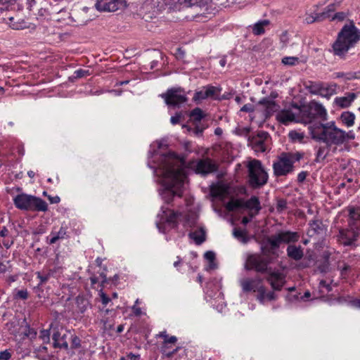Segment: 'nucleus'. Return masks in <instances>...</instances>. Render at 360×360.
Here are the masks:
<instances>
[{
  "mask_svg": "<svg viewBox=\"0 0 360 360\" xmlns=\"http://www.w3.org/2000/svg\"><path fill=\"white\" fill-rule=\"evenodd\" d=\"M158 171L165 185L161 195L167 204L173 201L175 196L181 197L182 188L186 178L183 162L174 153L160 155Z\"/></svg>",
  "mask_w": 360,
  "mask_h": 360,
  "instance_id": "f257e3e1",
  "label": "nucleus"
},
{
  "mask_svg": "<svg viewBox=\"0 0 360 360\" xmlns=\"http://www.w3.org/2000/svg\"><path fill=\"white\" fill-rule=\"evenodd\" d=\"M161 210L162 214L158 215L160 220L156 222V226L160 232L165 233L167 227L177 229L179 223L186 229L195 226L197 223L198 217L193 212L184 213L163 206Z\"/></svg>",
  "mask_w": 360,
  "mask_h": 360,
  "instance_id": "f03ea898",
  "label": "nucleus"
},
{
  "mask_svg": "<svg viewBox=\"0 0 360 360\" xmlns=\"http://www.w3.org/2000/svg\"><path fill=\"white\" fill-rule=\"evenodd\" d=\"M311 138L328 146H340L342 144L344 130L338 128L334 121L326 123H315L309 127Z\"/></svg>",
  "mask_w": 360,
  "mask_h": 360,
  "instance_id": "7ed1b4c3",
  "label": "nucleus"
},
{
  "mask_svg": "<svg viewBox=\"0 0 360 360\" xmlns=\"http://www.w3.org/2000/svg\"><path fill=\"white\" fill-rule=\"evenodd\" d=\"M360 40V30L353 23L345 25L333 45L335 55L344 56Z\"/></svg>",
  "mask_w": 360,
  "mask_h": 360,
  "instance_id": "20e7f679",
  "label": "nucleus"
},
{
  "mask_svg": "<svg viewBox=\"0 0 360 360\" xmlns=\"http://www.w3.org/2000/svg\"><path fill=\"white\" fill-rule=\"evenodd\" d=\"M240 285L244 292H257V300L260 304H264L266 301H274L277 299L274 292H266V287L263 285V279L259 276L243 278L240 281Z\"/></svg>",
  "mask_w": 360,
  "mask_h": 360,
  "instance_id": "39448f33",
  "label": "nucleus"
},
{
  "mask_svg": "<svg viewBox=\"0 0 360 360\" xmlns=\"http://www.w3.org/2000/svg\"><path fill=\"white\" fill-rule=\"evenodd\" d=\"M292 107L299 110L300 122L312 123L319 120L321 121L327 120V111L326 108L320 103L316 101H311L308 105L299 107L297 104H293Z\"/></svg>",
  "mask_w": 360,
  "mask_h": 360,
  "instance_id": "423d86ee",
  "label": "nucleus"
},
{
  "mask_svg": "<svg viewBox=\"0 0 360 360\" xmlns=\"http://www.w3.org/2000/svg\"><path fill=\"white\" fill-rule=\"evenodd\" d=\"M304 157L301 152L282 153L273 164L274 174L276 176H287L294 170V163Z\"/></svg>",
  "mask_w": 360,
  "mask_h": 360,
  "instance_id": "0eeeda50",
  "label": "nucleus"
},
{
  "mask_svg": "<svg viewBox=\"0 0 360 360\" xmlns=\"http://www.w3.org/2000/svg\"><path fill=\"white\" fill-rule=\"evenodd\" d=\"M15 206L21 210L46 212L48 210V205L40 198L20 193L13 198Z\"/></svg>",
  "mask_w": 360,
  "mask_h": 360,
  "instance_id": "6e6552de",
  "label": "nucleus"
},
{
  "mask_svg": "<svg viewBox=\"0 0 360 360\" xmlns=\"http://www.w3.org/2000/svg\"><path fill=\"white\" fill-rule=\"evenodd\" d=\"M248 182L253 188H258L267 183L268 174L262 165V162L258 160H252L248 165Z\"/></svg>",
  "mask_w": 360,
  "mask_h": 360,
  "instance_id": "1a4fd4ad",
  "label": "nucleus"
},
{
  "mask_svg": "<svg viewBox=\"0 0 360 360\" xmlns=\"http://www.w3.org/2000/svg\"><path fill=\"white\" fill-rule=\"evenodd\" d=\"M269 261L260 254H252L248 256L245 269L250 271L254 270L258 273H268L271 269L268 268Z\"/></svg>",
  "mask_w": 360,
  "mask_h": 360,
  "instance_id": "9d476101",
  "label": "nucleus"
},
{
  "mask_svg": "<svg viewBox=\"0 0 360 360\" xmlns=\"http://www.w3.org/2000/svg\"><path fill=\"white\" fill-rule=\"evenodd\" d=\"M271 141V136L264 131H260L255 136L248 139L249 146L252 147L255 153H264L269 150Z\"/></svg>",
  "mask_w": 360,
  "mask_h": 360,
  "instance_id": "9b49d317",
  "label": "nucleus"
},
{
  "mask_svg": "<svg viewBox=\"0 0 360 360\" xmlns=\"http://www.w3.org/2000/svg\"><path fill=\"white\" fill-rule=\"evenodd\" d=\"M160 96L169 106H179L187 101L184 91L181 88L169 89L165 93L160 94Z\"/></svg>",
  "mask_w": 360,
  "mask_h": 360,
  "instance_id": "f8f14e48",
  "label": "nucleus"
},
{
  "mask_svg": "<svg viewBox=\"0 0 360 360\" xmlns=\"http://www.w3.org/2000/svg\"><path fill=\"white\" fill-rule=\"evenodd\" d=\"M359 232L351 229L348 226L347 228L340 229L337 235L338 242L344 246H352L355 245V242L359 236Z\"/></svg>",
  "mask_w": 360,
  "mask_h": 360,
  "instance_id": "ddd939ff",
  "label": "nucleus"
},
{
  "mask_svg": "<svg viewBox=\"0 0 360 360\" xmlns=\"http://www.w3.org/2000/svg\"><path fill=\"white\" fill-rule=\"evenodd\" d=\"M267 274L266 280L270 284L272 291H281L286 282L285 274L278 270L272 271L271 269Z\"/></svg>",
  "mask_w": 360,
  "mask_h": 360,
  "instance_id": "4468645a",
  "label": "nucleus"
},
{
  "mask_svg": "<svg viewBox=\"0 0 360 360\" xmlns=\"http://www.w3.org/2000/svg\"><path fill=\"white\" fill-rule=\"evenodd\" d=\"M124 0H97L95 7L99 11L114 12L125 7Z\"/></svg>",
  "mask_w": 360,
  "mask_h": 360,
  "instance_id": "2eb2a0df",
  "label": "nucleus"
},
{
  "mask_svg": "<svg viewBox=\"0 0 360 360\" xmlns=\"http://www.w3.org/2000/svg\"><path fill=\"white\" fill-rule=\"evenodd\" d=\"M64 329L61 327L60 328H54L53 333L52 335V339L53 340L54 348H63L68 349V343L67 342L68 333L70 331L65 330V333H63Z\"/></svg>",
  "mask_w": 360,
  "mask_h": 360,
  "instance_id": "dca6fc26",
  "label": "nucleus"
},
{
  "mask_svg": "<svg viewBox=\"0 0 360 360\" xmlns=\"http://www.w3.org/2000/svg\"><path fill=\"white\" fill-rule=\"evenodd\" d=\"M217 165L210 158L200 159L196 164L195 171L198 174L206 175L217 170Z\"/></svg>",
  "mask_w": 360,
  "mask_h": 360,
  "instance_id": "f3484780",
  "label": "nucleus"
},
{
  "mask_svg": "<svg viewBox=\"0 0 360 360\" xmlns=\"http://www.w3.org/2000/svg\"><path fill=\"white\" fill-rule=\"evenodd\" d=\"M281 244V241L276 233L270 237H267L266 241L262 244V250L264 254L274 255L276 251L280 248Z\"/></svg>",
  "mask_w": 360,
  "mask_h": 360,
  "instance_id": "a211bd4d",
  "label": "nucleus"
},
{
  "mask_svg": "<svg viewBox=\"0 0 360 360\" xmlns=\"http://www.w3.org/2000/svg\"><path fill=\"white\" fill-rule=\"evenodd\" d=\"M349 226L360 235V207L349 208Z\"/></svg>",
  "mask_w": 360,
  "mask_h": 360,
  "instance_id": "6ab92c4d",
  "label": "nucleus"
},
{
  "mask_svg": "<svg viewBox=\"0 0 360 360\" xmlns=\"http://www.w3.org/2000/svg\"><path fill=\"white\" fill-rule=\"evenodd\" d=\"M259 104L262 105L265 108L264 115L266 118L271 116L274 112L279 109V105L269 98H262L259 101Z\"/></svg>",
  "mask_w": 360,
  "mask_h": 360,
  "instance_id": "aec40b11",
  "label": "nucleus"
},
{
  "mask_svg": "<svg viewBox=\"0 0 360 360\" xmlns=\"http://www.w3.org/2000/svg\"><path fill=\"white\" fill-rule=\"evenodd\" d=\"M88 11L89 8L86 6L80 10L74 9L70 13L71 18L78 25H84L89 20V18L86 15Z\"/></svg>",
  "mask_w": 360,
  "mask_h": 360,
  "instance_id": "412c9836",
  "label": "nucleus"
},
{
  "mask_svg": "<svg viewBox=\"0 0 360 360\" xmlns=\"http://www.w3.org/2000/svg\"><path fill=\"white\" fill-rule=\"evenodd\" d=\"M278 122L283 124H288L291 122H300V117L296 118L295 114L290 110H283L276 115Z\"/></svg>",
  "mask_w": 360,
  "mask_h": 360,
  "instance_id": "4be33fe9",
  "label": "nucleus"
},
{
  "mask_svg": "<svg viewBox=\"0 0 360 360\" xmlns=\"http://www.w3.org/2000/svg\"><path fill=\"white\" fill-rule=\"evenodd\" d=\"M277 234L281 243H296L300 237L297 232L290 231H280Z\"/></svg>",
  "mask_w": 360,
  "mask_h": 360,
  "instance_id": "5701e85b",
  "label": "nucleus"
},
{
  "mask_svg": "<svg viewBox=\"0 0 360 360\" xmlns=\"http://www.w3.org/2000/svg\"><path fill=\"white\" fill-rule=\"evenodd\" d=\"M4 20L13 30H20L28 27L27 22L18 17H8L7 19L4 18Z\"/></svg>",
  "mask_w": 360,
  "mask_h": 360,
  "instance_id": "b1692460",
  "label": "nucleus"
},
{
  "mask_svg": "<svg viewBox=\"0 0 360 360\" xmlns=\"http://www.w3.org/2000/svg\"><path fill=\"white\" fill-rule=\"evenodd\" d=\"M356 98L355 93H348L345 96L336 97L334 103L341 108H347L352 105Z\"/></svg>",
  "mask_w": 360,
  "mask_h": 360,
  "instance_id": "393cba45",
  "label": "nucleus"
},
{
  "mask_svg": "<svg viewBox=\"0 0 360 360\" xmlns=\"http://www.w3.org/2000/svg\"><path fill=\"white\" fill-rule=\"evenodd\" d=\"M61 268L60 267H55L53 269H49L47 271H37L36 273L37 277L39 279V285H43L46 283L51 277H54L55 274L58 272L60 273Z\"/></svg>",
  "mask_w": 360,
  "mask_h": 360,
  "instance_id": "a878e982",
  "label": "nucleus"
},
{
  "mask_svg": "<svg viewBox=\"0 0 360 360\" xmlns=\"http://www.w3.org/2000/svg\"><path fill=\"white\" fill-rule=\"evenodd\" d=\"M181 5V0H158V6L160 9H167L169 11L180 9Z\"/></svg>",
  "mask_w": 360,
  "mask_h": 360,
  "instance_id": "bb28decb",
  "label": "nucleus"
},
{
  "mask_svg": "<svg viewBox=\"0 0 360 360\" xmlns=\"http://www.w3.org/2000/svg\"><path fill=\"white\" fill-rule=\"evenodd\" d=\"M286 251L288 257L295 261L300 260L304 256L303 249L301 246L290 245Z\"/></svg>",
  "mask_w": 360,
  "mask_h": 360,
  "instance_id": "cd10ccee",
  "label": "nucleus"
},
{
  "mask_svg": "<svg viewBox=\"0 0 360 360\" xmlns=\"http://www.w3.org/2000/svg\"><path fill=\"white\" fill-rule=\"evenodd\" d=\"M67 237V228L61 226L58 231L53 230L51 232L50 238L47 237V243L50 245L56 243L58 240L64 239Z\"/></svg>",
  "mask_w": 360,
  "mask_h": 360,
  "instance_id": "c85d7f7f",
  "label": "nucleus"
},
{
  "mask_svg": "<svg viewBox=\"0 0 360 360\" xmlns=\"http://www.w3.org/2000/svg\"><path fill=\"white\" fill-rule=\"evenodd\" d=\"M188 237L193 240L196 245H201L206 240L205 230L203 227H200L198 229L190 232Z\"/></svg>",
  "mask_w": 360,
  "mask_h": 360,
  "instance_id": "c756f323",
  "label": "nucleus"
},
{
  "mask_svg": "<svg viewBox=\"0 0 360 360\" xmlns=\"http://www.w3.org/2000/svg\"><path fill=\"white\" fill-rule=\"evenodd\" d=\"M316 89L311 90V93L314 94H319L323 97L330 98L334 94V89L329 86H326L323 84H316Z\"/></svg>",
  "mask_w": 360,
  "mask_h": 360,
  "instance_id": "7c9ffc66",
  "label": "nucleus"
},
{
  "mask_svg": "<svg viewBox=\"0 0 360 360\" xmlns=\"http://www.w3.org/2000/svg\"><path fill=\"white\" fill-rule=\"evenodd\" d=\"M244 208L251 211H255V214H257L262 209L259 198L256 196H252L249 200L244 201Z\"/></svg>",
  "mask_w": 360,
  "mask_h": 360,
  "instance_id": "2f4dec72",
  "label": "nucleus"
},
{
  "mask_svg": "<svg viewBox=\"0 0 360 360\" xmlns=\"http://www.w3.org/2000/svg\"><path fill=\"white\" fill-rule=\"evenodd\" d=\"M355 118V115L349 111H345L340 116V121L347 127H351L354 124Z\"/></svg>",
  "mask_w": 360,
  "mask_h": 360,
  "instance_id": "473e14b6",
  "label": "nucleus"
},
{
  "mask_svg": "<svg viewBox=\"0 0 360 360\" xmlns=\"http://www.w3.org/2000/svg\"><path fill=\"white\" fill-rule=\"evenodd\" d=\"M269 20H262L256 22L252 27V32L255 35H261L265 32V27L269 26Z\"/></svg>",
  "mask_w": 360,
  "mask_h": 360,
  "instance_id": "72a5a7b5",
  "label": "nucleus"
},
{
  "mask_svg": "<svg viewBox=\"0 0 360 360\" xmlns=\"http://www.w3.org/2000/svg\"><path fill=\"white\" fill-rule=\"evenodd\" d=\"M243 202L244 200L242 199L231 200L226 203V208L229 212H233L239 208H244Z\"/></svg>",
  "mask_w": 360,
  "mask_h": 360,
  "instance_id": "f704fd0d",
  "label": "nucleus"
},
{
  "mask_svg": "<svg viewBox=\"0 0 360 360\" xmlns=\"http://www.w3.org/2000/svg\"><path fill=\"white\" fill-rule=\"evenodd\" d=\"M329 147L326 144V146H320L318 148V150L316 152V159L315 161L316 162H320L323 161L329 153Z\"/></svg>",
  "mask_w": 360,
  "mask_h": 360,
  "instance_id": "c9c22d12",
  "label": "nucleus"
},
{
  "mask_svg": "<svg viewBox=\"0 0 360 360\" xmlns=\"http://www.w3.org/2000/svg\"><path fill=\"white\" fill-rule=\"evenodd\" d=\"M157 337L164 339L162 346H169V344H175L177 342L176 336H169L166 330L160 332Z\"/></svg>",
  "mask_w": 360,
  "mask_h": 360,
  "instance_id": "e433bc0d",
  "label": "nucleus"
},
{
  "mask_svg": "<svg viewBox=\"0 0 360 360\" xmlns=\"http://www.w3.org/2000/svg\"><path fill=\"white\" fill-rule=\"evenodd\" d=\"M310 229L309 230V233L312 232V235L314 234H319L323 231V224L320 220H313L309 223Z\"/></svg>",
  "mask_w": 360,
  "mask_h": 360,
  "instance_id": "4c0bfd02",
  "label": "nucleus"
},
{
  "mask_svg": "<svg viewBox=\"0 0 360 360\" xmlns=\"http://www.w3.org/2000/svg\"><path fill=\"white\" fill-rule=\"evenodd\" d=\"M77 307L80 314H84L89 307V302L88 300L78 297L76 300Z\"/></svg>",
  "mask_w": 360,
  "mask_h": 360,
  "instance_id": "58836bf2",
  "label": "nucleus"
},
{
  "mask_svg": "<svg viewBox=\"0 0 360 360\" xmlns=\"http://www.w3.org/2000/svg\"><path fill=\"white\" fill-rule=\"evenodd\" d=\"M190 116L193 122L197 123L200 122L205 117V115L200 108H196L191 112Z\"/></svg>",
  "mask_w": 360,
  "mask_h": 360,
  "instance_id": "ea45409f",
  "label": "nucleus"
},
{
  "mask_svg": "<svg viewBox=\"0 0 360 360\" xmlns=\"http://www.w3.org/2000/svg\"><path fill=\"white\" fill-rule=\"evenodd\" d=\"M233 236L241 243H248V238L244 231L236 228L233 229Z\"/></svg>",
  "mask_w": 360,
  "mask_h": 360,
  "instance_id": "a19ab883",
  "label": "nucleus"
},
{
  "mask_svg": "<svg viewBox=\"0 0 360 360\" xmlns=\"http://www.w3.org/2000/svg\"><path fill=\"white\" fill-rule=\"evenodd\" d=\"M169 346H162L161 352L167 358H172L179 349L180 347H176L172 350H169Z\"/></svg>",
  "mask_w": 360,
  "mask_h": 360,
  "instance_id": "79ce46f5",
  "label": "nucleus"
},
{
  "mask_svg": "<svg viewBox=\"0 0 360 360\" xmlns=\"http://www.w3.org/2000/svg\"><path fill=\"white\" fill-rule=\"evenodd\" d=\"M282 63L284 65L292 66L299 63V58L294 56H286L282 59Z\"/></svg>",
  "mask_w": 360,
  "mask_h": 360,
  "instance_id": "37998d69",
  "label": "nucleus"
},
{
  "mask_svg": "<svg viewBox=\"0 0 360 360\" xmlns=\"http://www.w3.org/2000/svg\"><path fill=\"white\" fill-rule=\"evenodd\" d=\"M207 93L205 91V89H202L200 91H195L193 96V100L195 101H200L207 98Z\"/></svg>",
  "mask_w": 360,
  "mask_h": 360,
  "instance_id": "c03bdc74",
  "label": "nucleus"
},
{
  "mask_svg": "<svg viewBox=\"0 0 360 360\" xmlns=\"http://www.w3.org/2000/svg\"><path fill=\"white\" fill-rule=\"evenodd\" d=\"M182 5L186 7H190L193 6H202L204 0H181Z\"/></svg>",
  "mask_w": 360,
  "mask_h": 360,
  "instance_id": "a18cd8bd",
  "label": "nucleus"
},
{
  "mask_svg": "<svg viewBox=\"0 0 360 360\" xmlns=\"http://www.w3.org/2000/svg\"><path fill=\"white\" fill-rule=\"evenodd\" d=\"M89 75H90V72L89 70L79 69L74 72L73 77L75 79H79Z\"/></svg>",
  "mask_w": 360,
  "mask_h": 360,
  "instance_id": "49530a36",
  "label": "nucleus"
},
{
  "mask_svg": "<svg viewBox=\"0 0 360 360\" xmlns=\"http://www.w3.org/2000/svg\"><path fill=\"white\" fill-rule=\"evenodd\" d=\"M287 209V201L285 199L281 198L277 200L276 210L278 212L281 213Z\"/></svg>",
  "mask_w": 360,
  "mask_h": 360,
  "instance_id": "de8ad7c7",
  "label": "nucleus"
},
{
  "mask_svg": "<svg viewBox=\"0 0 360 360\" xmlns=\"http://www.w3.org/2000/svg\"><path fill=\"white\" fill-rule=\"evenodd\" d=\"M39 338L44 343H49L50 342V330L44 329L41 330L40 331Z\"/></svg>",
  "mask_w": 360,
  "mask_h": 360,
  "instance_id": "09e8293b",
  "label": "nucleus"
},
{
  "mask_svg": "<svg viewBox=\"0 0 360 360\" xmlns=\"http://www.w3.org/2000/svg\"><path fill=\"white\" fill-rule=\"evenodd\" d=\"M14 299L27 300L28 298V292L26 289L19 290L14 295Z\"/></svg>",
  "mask_w": 360,
  "mask_h": 360,
  "instance_id": "8fccbe9b",
  "label": "nucleus"
},
{
  "mask_svg": "<svg viewBox=\"0 0 360 360\" xmlns=\"http://www.w3.org/2000/svg\"><path fill=\"white\" fill-rule=\"evenodd\" d=\"M204 89H205V91H206V93H207L208 98L214 97L216 95L217 91V88L214 86H211V85L204 86Z\"/></svg>",
  "mask_w": 360,
  "mask_h": 360,
  "instance_id": "3c124183",
  "label": "nucleus"
},
{
  "mask_svg": "<svg viewBox=\"0 0 360 360\" xmlns=\"http://www.w3.org/2000/svg\"><path fill=\"white\" fill-rule=\"evenodd\" d=\"M81 347V340L78 336L72 335L71 340V348L78 349Z\"/></svg>",
  "mask_w": 360,
  "mask_h": 360,
  "instance_id": "603ef678",
  "label": "nucleus"
},
{
  "mask_svg": "<svg viewBox=\"0 0 360 360\" xmlns=\"http://www.w3.org/2000/svg\"><path fill=\"white\" fill-rule=\"evenodd\" d=\"M355 139V134L352 131H349L348 132L344 130V134L342 136V144L348 141L354 140Z\"/></svg>",
  "mask_w": 360,
  "mask_h": 360,
  "instance_id": "864d4df0",
  "label": "nucleus"
},
{
  "mask_svg": "<svg viewBox=\"0 0 360 360\" xmlns=\"http://www.w3.org/2000/svg\"><path fill=\"white\" fill-rule=\"evenodd\" d=\"M11 356L12 353L10 349L0 352V360H10Z\"/></svg>",
  "mask_w": 360,
  "mask_h": 360,
  "instance_id": "5fc2aeb1",
  "label": "nucleus"
},
{
  "mask_svg": "<svg viewBox=\"0 0 360 360\" xmlns=\"http://www.w3.org/2000/svg\"><path fill=\"white\" fill-rule=\"evenodd\" d=\"M289 136L292 139V140H298L300 141H301L303 138H304V135L302 133H299V132H297L295 131H292L289 133Z\"/></svg>",
  "mask_w": 360,
  "mask_h": 360,
  "instance_id": "6e6d98bb",
  "label": "nucleus"
},
{
  "mask_svg": "<svg viewBox=\"0 0 360 360\" xmlns=\"http://www.w3.org/2000/svg\"><path fill=\"white\" fill-rule=\"evenodd\" d=\"M304 21L307 24H311L313 22H318V18H316V13L307 14L305 17Z\"/></svg>",
  "mask_w": 360,
  "mask_h": 360,
  "instance_id": "4d7b16f0",
  "label": "nucleus"
},
{
  "mask_svg": "<svg viewBox=\"0 0 360 360\" xmlns=\"http://www.w3.org/2000/svg\"><path fill=\"white\" fill-rule=\"evenodd\" d=\"M212 193L214 196H222L225 193V189L222 187H217L212 189Z\"/></svg>",
  "mask_w": 360,
  "mask_h": 360,
  "instance_id": "13d9d810",
  "label": "nucleus"
},
{
  "mask_svg": "<svg viewBox=\"0 0 360 360\" xmlns=\"http://www.w3.org/2000/svg\"><path fill=\"white\" fill-rule=\"evenodd\" d=\"M236 134L240 136H246L250 133L249 127H238L236 129Z\"/></svg>",
  "mask_w": 360,
  "mask_h": 360,
  "instance_id": "bf43d9fd",
  "label": "nucleus"
},
{
  "mask_svg": "<svg viewBox=\"0 0 360 360\" xmlns=\"http://www.w3.org/2000/svg\"><path fill=\"white\" fill-rule=\"evenodd\" d=\"M338 6V3L330 4L324 8V11H326V12H327L330 15H331V13L335 11L337 6Z\"/></svg>",
  "mask_w": 360,
  "mask_h": 360,
  "instance_id": "052dcab7",
  "label": "nucleus"
},
{
  "mask_svg": "<svg viewBox=\"0 0 360 360\" xmlns=\"http://www.w3.org/2000/svg\"><path fill=\"white\" fill-rule=\"evenodd\" d=\"M316 18H318V22H321L325 19L330 17V15L327 12H326V11H323L321 13H316Z\"/></svg>",
  "mask_w": 360,
  "mask_h": 360,
  "instance_id": "680f3d73",
  "label": "nucleus"
},
{
  "mask_svg": "<svg viewBox=\"0 0 360 360\" xmlns=\"http://www.w3.org/2000/svg\"><path fill=\"white\" fill-rule=\"evenodd\" d=\"M316 18H318V22H321L325 19L330 17V15L327 12H326V11H323L321 13H316Z\"/></svg>",
  "mask_w": 360,
  "mask_h": 360,
  "instance_id": "e2e57ef3",
  "label": "nucleus"
},
{
  "mask_svg": "<svg viewBox=\"0 0 360 360\" xmlns=\"http://www.w3.org/2000/svg\"><path fill=\"white\" fill-rule=\"evenodd\" d=\"M205 258L210 263H213L215 259V254L212 251H207L205 253Z\"/></svg>",
  "mask_w": 360,
  "mask_h": 360,
  "instance_id": "0e129e2a",
  "label": "nucleus"
},
{
  "mask_svg": "<svg viewBox=\"0 0 360 360\" xmlns=\"http://www.w3.org/2000/svg\"><path fill=\"white\" fill-rule=\"evenodd\" d=\"M254 105L251 103H248V104H245L241 108H240V111L241 112H252L254 111Z\"/></svg>",
  "mask_w": 360,
  "mask_h": 360,
  "instance_id": "69168bd1",
  "label": "nucleus"
},
{
  "mask_svg": "<svg viewBox=\"0 0 360 360\" xmlns=\"http://www.w3.org/2000/svg\"><path fill=\"white\" fill-rule=\"evenodd\" d=\"M345 17L346 15L344 12H338L332 17L331 20H338L339 21H342Z\"/></svg>",
  "mask_w": 360,
  "mask_h": 360,
  "instance_id": "338daca9",
  "label": "nucleus"
},
{
  "mask_svg": "<svg viewBox=\"0 0 360 360\" xmlns=\"http://www.w3.org/2000/svg\"><path fill=\"white\" fill-rule=\"evenodd\" d=\"M100 296H101V302L103 305L105 306L110 302V299L102 290H101V292H100Z\"/></svg>",
  "mask_w": 360,
  "mask_h": 360,
  "instance_id": "774afa93",
  "label": "nucleus"
}]
</instances>
